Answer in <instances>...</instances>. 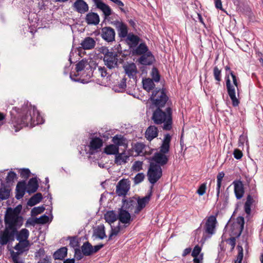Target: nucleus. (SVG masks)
Wrapping results in <instances>:
<instances>
[{
    "instance_id": "obj_1",
    "label": "nucleus",
    "mask_w": 263,
    "mask_h": 263,
    "mask_svg": "<svg viewBox=\"0 0 263 263\" xmlns=\"http://www.w3.org/2000/svg\"><path fill=\"white\" fill-rule=\"evenodd\" d=\"M150 99L158 107L153 114L152 119L154 123L157 124L163 123V129L170 130L172 125V110L168 107L166 108L165 112L160 109V107L164 106L167 100L166 94L162 90H155L153 92Z\"/></svg>"
},
{
    "instance_id": "obj_2",
    "label": "nucleus",
    "mask_w": 263,
    "mask_h": 263,
    "mask_svg": "<svg viewBox=\"0 0 263 263\" xmlns=\"http://www.w3.org/2000/svg\"><path fill=\"white\" fill-rule=\"evenodd\" d=\"M5 229L0 231V250L3 246L14 240L15 235L23 224L22 216L12 215L5 214Z\"/></svg>"
},
{
    "instance_id": "obj_3",
    "label": "nucleus",
    "mask_w": 263,
    "mask_h": 263,
    "mask_svg": "<svg viewBox=\"0 0 263 263\" xmlns=\"http://www.w3.org/2000/svg\"><path fill=\"white\" fill-rule=\"evenodd\" d=\"M138 156H144L146 159L159 165L160 167L166 164L169 159V150L170 149H160V151L154 153L152 157L147 158V156H150L153 153L154 149H150L146 151V149H134Z\"/></svg>"
},
{
    "instance_id": "obj_4",
    "label": "nucleus",
    "mask_w": 263,
    "mask_h": 263,
    "mask_svg": "<svg viewBox=\"0 0 263 263\" xmlns=\"http://www.w3.org/2000/svg\"><path fill=\"white\" fill-rule=\"evenodd\" d=\"M226 70H229L232 79V83L229 77H227L226 80V86L228 90V95L232 100L233 105L237 106L239 103V100L236 96V88L238 89V83L236 77L232 71L230 70V67L226 66L225 67Z\"/></svg>"
},
{
    "instance_id": "obj_5",
    "label": "nucleus",
    "mask_w": 263,
    "mask_h": 263,
    "mask_svg": "<svg viewBox=\"0 0 263 263\" xmlns=\"http://www.w3.org/2000/svg\"><path fill=\"white\" fill-rule=\"evenodd\" d=\"M13 110L17 112L18 115V117H21L22 116V118L21 121V123H19V126L16 127L15 125H13L14 128H15V132L18 131L21 128L24 126H30L32 127L33 126V123L32 122V117L30 114V111L29 112V115H28V108L27 105H25L23 106L22 108H17L15 107L13 108Z\"/></svg>"
},
{
    "instance_id": "obj_6",
    "label": "nucleus",
    "mask_w": 263,
    "mask_h": 263,
    "mask_svg": "<svg viewBox=\"0 0 263 263\" xmlns=\"http://www.w3.org/2000/svg\"><path fill=\"white\" fill-rule=\"evenodd\" d=\"M27 192L29 195L33 194V177L30 178L28 184L25 180L18 181L15 189V198L17 199L22 198Z\"/></svg>"
},
{
    "instance_id": "obj_7",
    "label": "nucleus",
    "mask_w": 263,
    "mask_h": 263,
    "mask_svg": "<svg viewBox=\"0 0 263 263\" xmlns=\"http://www.w3.org/2000/svg\"><path fill=\"white\" fill-rule=\"evenodd\" d=\"M162 175V168L159 165H157L154 162H150L147 176L149 182L152 184L151 190L152 191L153 185L156 183L161 177Z\"/></svg>"
},
{
    "instance_id": "obj_8",
    "label": "nucleus",
    "mask_w": 263,
    "mask_h": 263,
    "mask_svg": "<svg viewBox=\"0 0 263 263\" xmlns=\"http://www.w3.org/2000/svg\"><path fill=\"white\" fill-rule=\"evenodd\" d=\"M130 153L126 149H124L122 152H119V150L118 151V153L115 154L114 162L117 165H121L126 163L129 160Z\"/></svg>"
},
{
    "instance_id": "obj_9",
    "label": "nucleus",
    "mask_w": 263,
    "mask_h": 263,
    "mask_svg": "<svg viewBox=\"0 0 263 263\" xmlns=\"http://www.w3.org/2000/svg\"><path fill=\"white\" fill-rule=\"evenodd\" d=\"M130 189L129 181L123 179L119 181L116 186V193L119 196L125 195Z\"/></svg>"
},
{
    "instance_id": "obj_10",
    "label": "nucleus",
    "mask_w": 263,
    "mask_h": 263,
    "mask_svg": "<svg viewBox=\"0 0 263 263\" xmlns=\"http://www.w3.org/2000/svg\"><path fill=\"white\" fill-rule=\"evenodd\" d=\"M104 61L108 68L116 67L118 63L117 54L116 52H107L104 55Z\"/></svg>"
},
{
    "instance_id": "obj_11",
    "label": "nucleus",
    "mask_w": 263,
    "mask_h": 263,
    "mask_svg": "<svg viewBox=\"0 0 263 263\" xmlns=\"http://www.w3.org/2000/svg\"><path fill=\"white\" fill-rule=\"evenodd\" d=\"M152 195V191L151 190L149 193L145 197L142 198L138 197L136 198L137 202L136 203V208H135L134 211L135 214H137L139 213L145 207L146 205L149 202Z\"/></svg>"
},
{
    "instance_id": "obj_12",
    "label": "nucleus",
    "mask_w": 263,
    "mask_h": 263,
    "mask_svg": "<svg viewBox=\"0 0 263 263\" xmlns=\"http://www.w3.org/2000/svg\"><path fill=\"white\" fill-rule=\"evenodd\" d=\"M217 222L216 217L215 216L211 215L209 216L208 218L204 227L205 233L210 235H213L214 234Z\"/></svg>"
},
{
    "instance_id": "obj_13",
    "label": "nucleus",
    "mask_w": 263,
    "mask_h": 263,
    "mask_svg": "<svg viewBox=\"0 0 263 263\" xmlns=\"http://www.w3.org/2000/svg\"><path fill=\"white\" fill-rule=\"evenodd\" d=\"M101 36L103 40L108 42H111L115 40V31L110 27H105L101 29Z\"/></svg>"
},
{
    "instance_id": "obj_14",
    "label": "nucleus",
    "mask_w": 263,
    "mask_h": 263,
    "mask_svg": "<svg viewBox=\"0 0 263 263\" xmlns=\"http://www.w3.org/2000/svg\"><path fill=\"white\" fill-rule=\"evenodd\" d=\"M129 212L122 207L119 209L118 214L117 215L118 219L121 223H129L130 221L132 220Z\"/></svg>"
},
{
    "instance_id": "obj_15",
    "label": "nucleus",
    "mask_w": 263,
    "mask_h": 263,
    "mask_svg": "<svg viewBox=\"0 0 263 263\" xmlns=\"http://www.w3.org/2000/svg\"><path fill=\"white\" fill-rule=\"evenodd\" d=\"M124 70L126 75L129 78L136 79L138 70L136 65L134 63H127L123 66Z\"/></svg>"
},
{
    "instance_id": "obj_16",
    "label": "nucleus",
    "mask_w": 263,
    "mask_h": 263,
    "mask_svg": "<svg viewBox=\"0 0 263 263\" xmlns=\"http://www.w3.org/2000/svg\"><path fill=\"white\" fill-rule=\"evenodd\" d=\"M97 8L101 10L104 15L105 18H107L111 14L110 8L102 2L101 0H92Z\"/></svg>"
},
{
    "instance_id": "obj_17",
    "label": "nucleus",
    "mask_w": 263,
    "mask_h": 263,
    "mask_svg": "<svg viewBox=\"0 0 263 263\" xmlns=\"http://www.w3.org/2000/svg\"><path fill=\"white\" fill-rule=\"evenodd\" d=\"M232 183L234 186V193L236 198L237 199H241L245 193L244 186L242 182L240 180H235Z\"/></svg>"
},
{
    "instance_id": "obj_18",
    "label": "nucleus",
    "mask_w": 263,
    "mask_h": 263,
    "mask_svg": "<svg viewBox=\"0 0 263 263\" xmlns=\"http://www.w3.org/2000/svg\"><path fill=\"white\" fill-rule=\"evenodd\" d=\"M137 202V201L136 200V198L135 197L123 199L122 207L125 210H127L128 211L132 212L133 210H135Z\"/></svg>"
},
{
    "instance_id": "obj_19",
    "label": "nucleus",
    "mask_w": 263,
    "mask_h": 263,
    "mask_svg": "<svg viewBox=\"0 0 263 263\" xmlns=\"http://www.w3.org/2000/svg\"><path fill=\"white\" fill-rule=\"evenodd\" d=\"M73 7L78 12L84 13L88 11L89 7L83 0H77L73 4Z\"/></svg>"
},
{
    "instance_id": "obj_20",
    "label": "nucleus",
    "mask_w": 263,
    "mask_h": 263,
    "mask_svg": "<svg viewBox=\"0 0 263 263\" xmlns=\"http://www.w3.org/2000/svg\"><path fill=\"white\" fill-rule=\"evenodd\" d=\"M1 187H0V200H5L8 199L10 197L11 189H9L7 187H9V185H5V183L2 181V179H0Z\"/></svg>"
},
{
    "instance_id": "obj_21",
    "label": "nucleus",
    "mask_w": 263,
    "mask_h": 263,
    "mask_svg": "<svg viewBox=\"0 0 263 263\" xmlns=\"http://www.w3.org/2000/svg\"><path fill=\"white\" fill-rule=\"evenodd\" d=\"M85 21L88 25H97L100 22V17L96 13L89 12L86 15Z\"/></svg>"
},
{
    "instance_id": "obj_22",
    "label": "nucleus",
    "mask_w": 263,
    "mask_h": 263,
    "mask_svg": "<svg viewBox=\"0 0 263 263\" xmlns=\"http://www.w3.org/2000/svg\"><path fill=\"white\" fill-rule=\"evenodd\" d=\"M237 222L234 224L233 227L237 230V232L234 234L237 237H239L243 230L245 219L242 216H239L237 218Z\"/></svg>"
},
{
    "instance_id": "obj_23",
    "label": "nucleus",
    "mask_w": 263,
    "mask_h": 263,
    "mask_svg": "<svg viewBox=\"0 0 263 263\" xmlns=\"http://www.w3.org/2000/svg\"><path fill=\"white\" fill-rule=\"evenodd\" d=\"M93 236L96 238L103 239L106 237L105 234V227L103 224L98 226L96 229L93 230Z\"/></svg>"
},
{
    "instance_id": "obj_24",
    "label": "nucleus",
    "mask_w": 263,
    "mask_h": 263,
    "mask_svg": "<svg viewBox=\"0 0 263 263\" xmlns=\"http://www.w3.org/2000/svg\"><path fill=\"white\" fill-rule=\"evenodd\" d=\"M154 60V57L149 51L142 55L139 59L140 63L145 65L152 64Z\"/></svg>"
},
{
    "instance_id": "obj_25",
    "label": "nucleus",
    "mask_w": 263,
    "mask_h": 263,
    "mask_svg": "<svg viewBox=\"0 0 263 263\" xmlns=\"http://www.w3.org/2000/svg\"><path fill=\"white\" fill-rule=\"evenodd\" d=\"M19 242L16 243L14 247V249L18 251L20 253H23L26 250H28V247L30 245L28 240H18Z\"/></svg>"
},
{
    "instance_id": "obj_26",
    "label": "nucleus",
    "mask_w": 263,
    "mask_h": 263,
    "mask_svg": "<svg viewBox=\"0 0 263 263\" xmlns=\"http://www.w3.org/2000/svg\"><path fill=\"white\" fill-rule=\"evenodd\" d=\"M96 45V41L90 37L84 39L81 43L82 47L85 50H89L93 48Z\"/></svg>"
},
{
    "instance_id": "obj_27",
    "label": "nucleus",
    "mask_w": 263,
    "mask_h": 263,
    "mask_svg": "<svg viewBox=\"0 0 263 263\" xmlns=\"http://www.w3.org/2000/svg\"><path fill=\"white\" fill-rule=\"evenodd\" d=\"M114 144L116 146H127V140L122 135H117L112 139Z\"/></svg>"
},
{
    "instance_id": "obj_28",
    "label": "nucleus",
    "mask_w": 263,
    "mask_h": 263,
    "mask_svg": "<svg viewBox=\"0 0 263 263\" xmlns=\"http://www.w3.org/2000/svg\"><path fill=\"white\" fill-rule=\"evenodd\" d=\"M67 255V248L62 247L57 250L53 254V258L55 259L63 260Z\"/></svg>"
},
{
    "instance_id": "obj_29",
    "label": "nucleus",
    "mask_w": 263,
    "mask_h": 263,
    "mask_svg": "<svg viewBox=\"0 0 263 263\" xmlns=\"http://www.w3.org/2000/svg\"><path fill=\"white\" fill-rule=\"evenodd\" d=\"M158 135L157 128L155 126H150L146 130L145 137L147 140L151 141Z\"/></svg>"
},
{
    "instance_id": "obj_30",
    "label": "nucleus",
    "mask_w": 263,
    "mask_h": 263,
    "mask_svg": "<svg viewBox=\"0 0 263 263\" xmlns=\"http://www.w3.org/2000/svg\"><path fill=\"white\" fill-rule=\"evenodd\" d=\"M89 154L87 155V158L92 161L99 160L101 157V149H89Z\"/></svg>"
},
{
    "instance_id": "obj_31",
    "label": "nucleus",
    "mask_w": 263,
    "mask_h": 263,
    "mask_svg": "<svg viewBox=\"0 0 263 263\" xmlns=\"http://www.w3.org/2000/svg\"><path fill=\"white\" fill-rule=\"evenodd\" d=\"M106 222L110 224L118 219V216L114 211H108L104 214Z\"/></svg>"
},
{
    "instance_id": "obj_32",
    "label": "nucleus",
    "mask_w": 263,
    "mask_h": 263,
    "mask_svg": "<svg viewBox=\"0 0 263 263\" xmlns=\"http://www.w3.org/2000/svg\"><path fill=\"white\" fill-rule=\"evenodd\" d=\"M81 250L84 256H90L92 254V246L88 241L83 244Z\"/></svg>"
},
{
    "instance_id": "obj_33",
    "label": "nucleus",
    "mask_w": 263,
    "mask_h": 263,
    "mask_svg": "<svg viewBox=\"0 0 263 263\" xmlns=\"http://www.w3.org/2000/svg\"><path fill=\"white\" fill-rule=\"evenodd\" d=\"M22 209V205L21 204L17 205L14 208L8 207L6 210L5 214L12 215L20 216V214L21 212Z\"/></svg>"
},
{
    "instance_id": "obj_34",
    "label": "nucleus",
    "mask_w": 263,
    "mask_h": 263,
    "mask_svg": "<svg viewBox=\"0 0 263 263\" xmlns=\"http://www.w3.org/2000/svg\"><path fill=\"white\" fill-rule=\"evenodd\" d=\"M29 236V231L26 229H23L20 232L17 231L15 235L17 240H27Z\"/></svg>"
},
{
    "instance_id": "obj_35",
    "label": "nucleus",
    "mask_w": 263,
    "mask_h": 263,
    "mask_svg": "<svg viewBox=\"0 0 263 263\" xmlns=\"http://www.w3.org/2000/svg\"><path fill=\"white\" fill-rule=\"evenodd\" d=\"M126 42L130 47H135L139 42V38L135 35L129 34L127 36Z\"/></svg>"
},
{
    "instance_id": "obj_36",
    "label": "nucleus",
    "mask_w": 263,
    "mask_h": 263,
    "mask_svg": "<svg viewBox=\"0 0 263 263\" xmlns=\"http://www.w3.org/2000/svg\"><path fill=\"white\" fill-rule=\"evenodd\" d=\"M103 140L101 138L93 137L90 142V148H101L103 146Z\"/></svg>"
},
{
    "instance_id": "obj_37",
    "label": "nucleus",
    "mask_w": 263,
    "mask_h": 263,
    "mask_svg": "<svg viewBox=\"0 0 263 263\" xmlns=\"http://www.w3.org/2000/svg\"><path fill=\"white\" fill-rule=\"evenodd\" d=\"M142 83L143 88L147 91L152 90L155 86L153 80L149 78L143 80Z\"/></svg>"
},
{
    "instance_id": "obj_38",
    "label": "nucleus",
    "mask_w": 263,
    "mask_h": 263,
    "mask_svg": "<svg viewBox=\"0 0 263 263\" xmlns=\"http://www.w3.org/2000/svg\"><path fill=\"white\" fill-rule=\"evenodd\" d=\"M118 34L120 37H125L127 36V26L123 23H120L118 27Z\"/></svg>"
},
{
    "instance_id": "obj_39",
    "label": "nucleus",
    "mask_w": 263,
    "mask_h": 263,
    "mask_svg": "<svg viewBox=\"0 0 263 263\" xmlns=\"http://www.w3.org/2000/svg\"><path fill=\"white\" fill-rule=\"evenodd\" d=\"M149 51L148 48L145 44H140L135 49V53L137 55H143Z\"/></svg>"
},
{
    "instance_id": "obj_40",
    "label": "nucleus",
    "mask_w": 263,
    "mask_h": 263,
    "mask_svg": "<svg viewBox=\"0 0 263 263\" xmlns=\"http://www.w3.org/2000/svg\"><path fill=\"white\" fill-rule=\"evenodd\" d=\"M49 221V217L43 215L39 218L34 217V226L35 224H45Z\"/></svg>"
},
{
    "instance_id": "obj_41",
    "label": "nucleus",
    "mask_w": 263,
    "mask_h": 263,
    "mask_svg": "<svg viewBox=\"0 0 263 263\" xmlns=\"http://www.w3.org/2000/svg\"><path fill=\"white\" fill-rule=\"evenodd\" d=\"M88 65V62L86 60H82L76 65V71L77 75H79V73L81 72L84 68Z\"/></svg>"
},
{
    "instance_id": "obj_42",
    "label": "nucleus",
    "mask_w": 263,
    "mask_h": 263,
    "mask_svg": "<svg viewBox=\"0 0 263 263\" xmlns=\"http://www.w3.org/2000/svg\"><path fill=\"white\" fill-rule=\"evenodd\" d=\"M18 172L20 176L25 179H27L31 174V172L29 168H23L18 169Z\"/></svg>"
},
{
    "instance_id": "obj_43",
    "label": "nucleus",
    "mask_w": 263,
    "mask_h": 263,
    "mask_svg": "<svg viewBox=\"0 0 263 263\" xmlns=\"http://www.w3.org/2000/svg\"><path fill=\"white\" fill-rule=\"evenodd\" d=\"M10 254L13 263H23V261L19 260L18 255L22 254L18 251L14 252L13 250H10Z\"/></svg>"
},
{
    "instance_id": "obj_44",
    "label": "nucleus",
    "mask_w": 263,
    "mask_h": 263,
    "mask_svg": "<svg viewBox=\"0 0 263 263\" xmlns=\"http://www.w3.org/2000/svg\"><path fill=\"white\" fill-rule=\"evenodd\" d=\"M17 175L13 171H10L8 173L7 176L6 178V183L8 184L11 182H13L14 179H17Z\"/></svg>"
},
{
    "instance_id": "obj_45",
    "label": "nucleus",
    "mask_w": 263,
    "mask_h": 263,
    "mask_svg": "<svg viewBox=\"0 0 263 263\" xmlns=\"http://www.w3.org/2000/svg\"><path fill=\"white\" fill-rule=\"evenodd\" d=\"M171 140V136L169 134H166L164 138L162 144L160 148H169Z\"/></svg>"
},
{
    "instance_id": "obj_46",
    "label": "nucleus",
    "mask_w": 263,
    "mask_h": 263,
    "mask_svg": "<svg viewBox=\"0 0 263 263\" xmlns=\"http://www.w3.org/2000/svg\"><path fill=\"white\" fill-rule=\"evenodd\" d=\"M151 76L153 81L158 82L160 80V75L158 73V70L156 68H153L151 71Z\"/></svg>"
},
{
    "instance_id": "obj_47",
    "label": "nucleus",
    "mask_w": 263,
    "mask_h": 263,
    "mask_svg": "<svg viewBox=\"0 0 263 263\" xmlns=\"http://www.w3.org/2000/svg\"><path fill=\"white\" fill-rule=\"evenodd\" d=\"M145 178V175L143 173H138L135 177L134 183L136 184H139L143 181Z\"/></svg>"
},
{
    "instance_id": "obj_48",
    "label": "nucleus",
    "mask_w": 263,
    "mask_h": 263,
    "mask_svg": "<svg viewBox=\"0 0 263 263\" xmlns=\"http://www.w3.org/2000/svg\"><path fill=\"white\" fill-rule=\"evenodd\" d=\"M238 248V253L237 256V259L235 260V263H241L243 254L242 247L239 246H237Z\"/></svg>"
},
{
    "instance_id": "obj_49",
    "label": "nucleus",
    "mask_w": 263,
    "mask_h": 263,
    "mask_svg": "<svg viewBox=\"0 0 263 263\" xmlns=\"http://www.w3.org/2000/svg\"><path fill=\"white\" fill-rule=\"evenodd\" d=\"M68 238L70 239L69 245L71 247L75 248L79 247V242L78 240L77 237H69Z\"/></svg>"
},
{
    "instance_id": "obj_50",
    "label": "nucleus",
    "mask_w": 263,
    "mask_h": 263,
    "mask_svg": "<svg viewBox=\"0 0 263 263\" xmlns=\"http://www.w3.org/2000/svg\"><path fill=\"white\" fill-rule=\"evenodd\" d=\"M143 162L140 161H137L134 162L132 166L134 171L139 172L142 169Z\"/></svg>"
},
{
    "instance_id": "obj_51",
    "label": "nucleus",
    "mask_w": 263,
    "mask_h": 263,
    "mask_svg": "<svg viewBox=\"0 0 263 263\" xmlns=\"http://www.w3.org/2000/svg\"><path fill=\"white\" fill-rule=\"evenodd\" d=\"M206 190V183L204 182L202 183L199 187L197 191V193L200 196L203 195L205 193Z\"/></svg>"
},
{
    "instance_id": "obj_52",
    "label": "nucleus",
    "mask_w": 263,
    "mask_h": 263,
    "mask_svg": "<svg viewBox=\"0 0 263 263\" xmlns=\"http://www.w3.org/2000/svg\"><path fill=\"white\" fill-rule=\"evenodd\" d=\"M82 250H81L79 248L74 249V258L78 260H81L84 256Z\"/></svg>"
},
{
    "instance_id": "obj_53",
    "label": "nucleus",
    "mask_w": 263,
    "mask_h": 263,
    "mask_svg": "<svg viewBox=\"0 0 263 263\" xmlns=\"http://www.w3.org/2000/svg\"><path fill=\"white\" fill-rule=\"evenodd\" d=\"M213 72L215 79L217 81L220 82L221 81V70H219L217 67H215Z\"/></svg>"
},
{
    "instance_id": "obj_54",
    "label": "nucleus",
    "mask_w": 263,
    "mask_h": 263,
    "mask_svg": "<svg viewBox=\"0 0 263 263\" xmlns=\"http://www.w3.org/2000/svg\"><path fill=\"white\" fill-rule=\"evenodd\" d=\"M238 146L248 147V142L246 140V137L245 136H240L238 142Z\"/></svg>"
},
{
    "instance_id": "obj_55",
    "label": "nucleus",
    "mask_w": 263,
    "mask_h": 263,
    "mask_svg": "<svg viewBox=\"0 0 263 263\" xmlns=\"http://www.w3.org/2000/svg\"><path fill=\"white\" fill-rule=\"evenodd\" d=\"M37 114L36 116V124H42L44 122V120L43 117L40 115V112L38 110L35 111V108L34 107V115Z\"/></svg>"
},
{
    "instance_id": "obj_56",
    "label": "nucleus",
    "mask_w": 263,
    "mask_h": 263,
    "mask_svg": "<svg viewBox=\"0 0 263 263\" xmlns=\"http://www.w3.org/2000/svg\"><path fill=\"white\" fill-rule=\"evenodd\" d=\"M42 199L43 196L41 193L34 194V205L40 203Z\"/></svg>"
},
{
    "instance_id": "obj_57",
    "label": "nucleus",
    "mask_w": 263,
    "mask_h": 263,
    "mask_svg": "<svg viewBox=\"0 0 263 263\" xmlns=\"http://www.w3.org/2000/svg\"><path fill=\"white\" fill-rule=\"evenodd\" d=\"M201 248L198 246L196 245L193 249V250L192 252V256L193 257H198L199 255L200 254V253L201 252Z\"/></svg>"
},
{
    "instance_id": "obj_58",
    "label": "nucleus",
    "mask_w": 263,
    "mask_h": 263,
    "mask_svg": "<svg viewBox=\"0 0 263 263\" xmlns=\"http://www.w3.org/2000/svg\"><path fill=\"white\" fill-rule=\"evenodd\" d=\"M45 210L44 205L34 207V216L43 213Z\"/></svg>"
},
{
    "instance_id": "obj_59",
    "label": "nucleus",
    "mask_w": 263,
    "mask_h": 263,
    "mask_svg": "<svg viewBox=\"0 0 263 263\" xmlns=\"http://www.w3.org/2000/svg\"><path fill=\"white\" fill-rule=\"evenodd\" d=\"M45 256V251L43 248H40L38 251L35 252V257L36 258H43Z\"/></svg>"
},
{
    "instance_id": "obj_60",
    "label": "nucleus",
    "mask_w": 263,
    "mask_h": 263,
    "mask_svg": "<svg viewBox=\"0 0 263 263\" xmlns=\"http://www.w3.org/2000/svg\"><path fill=\"white\" fill-rule=\"evenodd\" d=\"M233 154L234 158L237 160L240 159L243 156L242 152L239 149H235Z\"/></svg>"
},
{
    "instance_id": "obj_61",
    "label": "nucleus",
    "mask_w": 263,
    "mask_h": 263,
    "mask_svg": "<svg viewBox=\"0 0 263 263\" xmlns=\"http://www.w3.org/2000/svg\"><path fill=\"white\" fill-rule=\"evenodd\" d=\"M224 176V173L223 172H221L218 174L217 176V185H221V181Z\"/></svg>"
},
{
    "instance_id": "obj_62",
    "label": "nucleus",
    "mask_w": 263,
    "mask_h": 263,
    "mask_svg": "<svg viewBox=\"0 0 263 263\" xmlns=\"http://www.w3.org/2000/svg\"><path fill=\"white\" fill-rule=\"evenodd\" d=\"M118 150H119V149H104V151L102 153V154L105 153L107 155H115V154L118 153Z\"/></svg>"
},
{
    "instance_id": "obj_63",
    "label": "nucleus",
    "mask_w": 263,
    "mask_h": 263,
    "mask_svg": "<svg viewBox=\"0 0 263 263\" xmlns=\"http://www.w3.org/2000/svg\"><path fill=\"white\" fill-rule=\"evenodd\" d=\"M98 71L99 74L101 75L102 77H105L107 75V72L106 70V69L105 67H98Z\"/></svg>"
},
{
    "instance_id": "obj_64",
    "label": "nucleus",
    "mask_w": 263,
    "mask_h": 263,
    "mask_svg": "<svg viewBox=\"0 0 263 263\" xmlns=\"http://www.w3.org/2000/svg\"><path fill=\"white\" fill-rule=\"evenodd\" d=\"M119 86L120 90L115 89V91H121V90H123V89H124L126 87V79H125V78L123 79L122 80L121 82H120V83L119 84Z\"/></svg>"
}]
</instances>
